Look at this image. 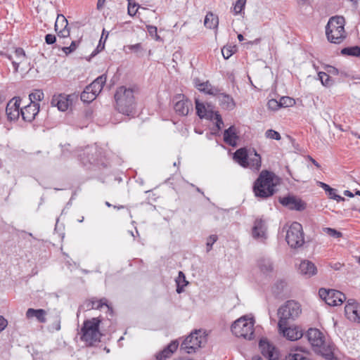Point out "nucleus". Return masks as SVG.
<instances>
[{
	"mask_svg": "<svg viewBox=\"0 0 360 360\" xmlns=\"http://www.w3.org/2000/svg\"><path fill=\"white\" fill-rule=\"evenodd\" d=\"M136 87H118L115 94V109L120 113L130 116L135 113L136 105L134 92Z\"/></svg>",
	"mask_w": 360,
	"mask_h": 360,
	"instance_id": "nucleus-1",
	"label": "nucleus"
},
{
	"mask_svg": "<svg viewBox=\"0 0 360 360\" xmlns=\"http://www.w3.org/2000/svg\"><path fill=\"white\" fill-rule=\"evenodd\" d=\"M307 337L315 353L327 360L337 359L333 352V345L326 342L323 334L319 329L309 328L307 330Z\"/></svg>",
	"mask_w": 360,
	"mask_h": 360,
	"instance_id": "nucleus-2",
	"label": "nucleus"
},
{
	"mask_svg": "<svg viewBox=\"0 0 360 360\" xmlns=\"http://www.w3.org/2000/svg\"><path fill=\"white\" fill-rule=\"evenodd\" d=\"M274 178L275 174L273 172L262 171L253 184L252 191L255 196L262 200L271 197L276 193Z\"/></svg>",
	"mask_w": 360,
	"mask_h": 360,
	"instance_id": "nucleus-3",
	"label": "nucleus"
},
{
	"mask_svg": "<svg viewBox=\"0 0 360 360\" xmlns=\"http://www.w3.org/2000/svg\"><path fill=\"white\" fill-rule=\"evenodd\" d=\"M302 312L300 304L295 300H288L278 309V328L290 325Z\"/></svg>",
	"mask_w": 360,
	"mask_h": 360,
	"instance_id": "nucleus-4",
	"label": "nucleus"
},
{
	"mask_svg": "<svg viewBox=\"0 0 360 360\" xmlns=\"http://www.w3.org/2000/svg\"><path fill=\"white\" fill-rule=\"evenodd\" d=\"M344 26L345 18L343 17H331L326 26V34L328 40L333 44H340L346 38Z\"/></svg>",
	"mask_w": 360,
	"mask_h": 360,
	"instance_id": "nucleus-5",
	"label": "nucleus"
},
{
	"mask_svg": "<svg viewBox=\"0 0 360 360\" xmlns=\"http://www.w3.org/2000/svg\"><path fill=\"white\" fill-rule=\"evenodd\" d=\"M101 323V319L98 317L85 320L80 331L81 340L89 345L100 342L101 333L99 330V326Z\"/></svg>",
	"mask_w": 360,
	"mask_h": 360,
	"instance_id": "nucleus-6",
	"label": "nucleus"
},
{
	"mask_svg": "<svg viewBox=\"0 0 360 360\" xmlns=\"http://www.w3.org/2000/svg\"><path fill=\"white\" fill-rule=\"evenodd\" d=\"M231 330L236 337H241L247 340L254 338V321L252 319H246L245 316L235 321L231 325Z\"/></svg>",
	"mask_w": 360,
	"mask_h": 360,
	"instance_id": "nucleus-7",
	"label": "nucleus"
},
{
	"mask_svg": "<svg viewBox=\"0 0 360 360\" xmlns=\"http://www.w3.org/2000/svg\"><path fill=\"white\" fill-rule=\"evenodd\" d=\"M206 340V335L202 330H195L183 341L181 349L188 354L194 353Z\"/></svg>",
	"mask_w": 360,
	"mask_h": 360,
	"instance_id": "nucleus-8",
	"label": "nucleus"
},
{
	"mask_svg": "<svg viewBox=\"0 0 360 360\" xmlns=\"http://www.w3.org/2000/svg\"><path fill=\"white\" fill-rule=\"evenodd\" d=\"M80 161L84 166L88 165L106 167L102 155V150L96 146H88L83 154L79 155Z\"/></svg>",
	"mask_w": 360,
	"mask_h": 360,
	"instance_id": "nucleus-9",
	"label": "nucleus"
},
{
	"mask_svg": "<svg viewBox=\"0 0 360 360\" xmlns=\"http://www.w3.org/2000/svg\"><path fill=\"white\" fill-rule=\"evenodd\" d=\"M285 240L292 248H297L304 243L302 226L298 222H293L287 230Z\"/></svg>",
	"mask_w": 360,
	"mask_h": 360,
	"instance_id": "nucleus-10",
	"label": "nucleus"
},
{
	"mask_svg": "<svg viewBox=\"0 0 360 360\" xmlns=\"http://www.w3.org/2000/svg\"><path fill=\"white\" fill-rule=\"evenodd\" d=\"M320 297L329 306H338L346 300L344 293L333 289L321 288L319 290Z\"/></svg>",
	"mask_w": 360,
	"mask_h": 360,
	"instance_id": "nucleus-11",
	"label": "nucleus"
},
{
	"mask_svg": "<svg viewBox=\"0 0 360 360\" xmlns=\"http://www.w3.org/2000/svg\"><path fill=\"white\" fill-rule=\"evenodd\" d=\"M1 55L8 58L11 62L15 73L18 72L19 65L27 58L25 51L20 47L15 48L11 53H1Z\"/></svg>",
	"mask_w": 360,
	"mask_h": 360,
	"instance_id": "nucleus-12",
	"label": "nucleus"
},
{
	"mask_svg": "<svg viewBox=\"0 0 360 360\" xmlns=\"http://www.w3.org/2000/svg\"><path fill=\"white\" fill-rule=\"evenodd\" d=\"M173 102L174 109L178 115L186 116L188 114L192 103L190 101L185 99L184 95L179 94L176 96Z\"/></svg>",
	"mask_w": 360,
	"mask_h": 360,
	"instance_id": "nucleus-13",
	"label": "nucleus"
},
{
	"mask_svg": "<svg viewBox=\"0 0 360 360\" xmlns=\"http://www.w3.org/2000/svg\"><path fill=\"white\" fill-rule=\"evenodd\" d=\"M345 312L349 320L360 323V304L356 300L350 299L347 301L345 307Z\"/></svg>",
	"mask_w": 360,
	"mask_h": 360,
	"instance_id": "nucleus-14",
	"label": "nucleus"
},
{
	"mask_svg": "<svg viewBox=\"0 0 360 360\" xmlns=\"http://www.w3.org/2000/svg\"><path fill=\"white\" fill-rule=\"evenodd\" d=\"M259 348L265 358L269 360H278V350L266 339L263 338L259 340Z\"/></svg>",
	"mask_w": 360,
	"mask_h": 360,
	"instance_id": "nucleus-15",
	"label": "nucleus"
},
{
	"mask_svg": "<svg viewBox=\"0 0 360 360\" xmlns=\"http://www.w3.org/2000/svg\"><path fill=\"white\" fill-rule=\"evenodd\" d=\"M280 203L290 210L301 211L305 209V203L293 195H288L279 199Z\"/></svg>",
	"mask_w": 360,
	"mask_h": 360,
	"instance_id": "nucleus-16",
	"label": "nucleus"
},
{
	"mask_svg": "<svg viewBox=\"0 0 360 360\" xmlns=\"http://www.w3.org/2000/svg\"><path fill=\"white\" fill-rule=\"evenodd\" d=\"M21 100L20 98H14L10 101L6 105V113L8 120L10 121H15L19 118L20 113Z\"/></svg>",
	"mask_w": 360,
	"mask_h": 360,
	"instance_id": "nucleus-17",
	"label": "nucleus"
},
{
	"mask_svg": "<svg viewBox=\"0 0 360 360\" xmlns=\"http://www.w3.org/2000/svg\"><path fill=\"white\" fill-rule=\"evenodd\" d=\"M252 236L256 240L264 242L266 238V227L262 219H257L252 229Z\"/></svg>",
	"mask_w": 360,
	"mask_h": 360,
	"instance_id": "nucleus-18",
	"label": "nucleus"
},
{
	"mask_svg": "<svg viewBox=\"0 0 360 360\" xmlns=\"http://www.w3.org/2000/svg\"><path fill=\"white\" fill-rule=\"evenodd\" d=\"M279 333L285 337L288 340L295 341L300 339L302 335V331L297 326L290 325L283 326V328H278Z\"/></svg>",
	"mask_w": 360,
	"mask_h": 360,
	"instance_id": "nucleus-19",
	"label": "nucleus"
},
{
	"mask_svg": "<svg viewBox=\"0 0 360 360\" xmlns=\"http://www.w3.org/2000/svg\"><path fill=\"white\" fill-rule=\"evenodd\" d=\"M70 98V95H65L63 94L54 95L51 99V105L57 107L60 111L64 112L68 110V107L72 103Z\"/></svg>",
	"mask_w": 360,
	"mask_h": 360,
	"instance_id": "nucleus-20",
	"label": "nucleus"
},
{
	"mask_svg": "<svg viewBox=\"0 0 360 360\" xmlns=\"http://www.w3.org/2000/svg\"><path fill=\"white\" fill-rule=\"evenodd\" d=\"M39 111V104L38 103H30L25 108L20 109V113L22 119L26 122H32Z\"/></svg>",
	"mask_w": 360,
	"mask_h": 360,
	"instance_id": "nucleus-21",
	"label": "nucleus"
},
{
	"mask_svg": "<svg viewBox=\"0 0 360 360\" xmlns=\"http://www.w3.org/2000/svg\"><path fill=\"white\" fill-rule=\"evenodd\" d=\"M299 271L301 274L310 278L317 273L315 264L309 260H303L299 266Z\"/></svg>",
	"mask_w": 360,
	"mask_h": 360,
	"instance_id": "nucleus-22",
	"label": "nucleus"
},
{
	"mask_svg": "<svg viewBox=\"0 0 360 360\" xmlns=\"http://www.w3.org/2000/svg\"><path fill=\"white\" fill-rule=\"evenodd\" d=\"M107 80L106 75L103 74L98 77L89 85L87 86L88 91H92L96 96L101 91Z\"/></svg>",
	"mask_w": 360,
	"mask_h": 360,
	"instance_id": "nucleus-23",
	"label": "nucleus"
},
{
	"mask_svg": "<svg viewBox=\"0 0 360 360\" xmlns=\"http://www.w3.org/2000/svg\"><path fill=\"white\" fill-rule=\"evenodd\" d=\"M195 87L202 92H204L209 95L215 96L218 94L219 89L217 87L212 86L208 82H201L199 79H195Z\"/></svg>",
	"mask_w": 360,
	"mask_h": 360,
	"instance_id": "nucleus-24",
	"label": "nucleus"
},
{
	"mask_svg": "<svg viewBox=\"0 0 360 360\" xmlns=\"http://www.w3.org/2000/svg\"><path fill=\"white\" fill-rule=\"evenodd\" d=\"M216 96L219 100V105L223 109L231 110L235 108L236 103L230 95L225 93H219V91Z\"/></svg>",
	"mask_w": 360,
	"mask_h": 360,
	"instance_id": "nucleus-25",
	"label": "nucleus"
},
{
	"mask_svg": "<svg viewBox=\"0 0 360 360\" xmlns=\"http://www.w3.org/2000/svg\"><path fill=\"white\" fill-rule=\"evenodd\" d=\"M262 160L260 155L255 149L250 150L247 167L255 171H259L261 167Z\"/></svg>",
	"mask_w": 360,
	"mask_h": 360,
	"instance_id": "nucleus-26",
	"label": "nucleus"
},
{
	"mask_svg": "<svg viewBox=\"0 0 360 360\" xmlns=\"http://www.w3.org/2000/svg\"><path fill=\"white\" fill-rule=\"evenodd\" d=\"M249 153L250 150H248L245 148H239L233 153V159L243 167H247Z\"/></svg>",
	"mask_w": 360,
	"mask_h": 360,
	"instance_id": "nucleus-27",
	"label": "nucleus"
},
{
	"mask_svg": "<svg viewBox=\"0 0 360 360\" xmlns=\"http://www.w3.org/2000/svg\"><path fill=\"white\" fill-rule=\"evenodd\" d=\"M238 139V136L236 134V129L234 126H231L224 130V141L228 145L236 146Z\"/></svg>",
	"mask_w": 360,
	"mask_h": 360,
	"instance_id": "nucleus-28",
	"label": "nucleus"
},
{
	"mask_svg": "<svg viewBox=\"0 0 360 360\" xmlns=\"http://www.w3.org/2000/svg\"><path fill=\"white\" fill-rule=\"evenodd\" d=\"M46 311L42 309H34L29 308L26 311V316L27 319L35 317L37 320L41 323L46 322Z\"/></svg>",
	"mask_w": 360,
	"mask_h": 360,
	"instance_id": "nucleus-29",
	"label": "nucleus"
},
{
	"mask_svg": "<svg viewBox=\"0 0 360 360\" xmlns=\"http://www.w3.org/2000/svg\"><path fill=\"white\" fill-rule=\"evenodd\" d=\"M257 266L261 271L264 275H269L274 270L273 263L271 260L269 258H260L257 261Z\"/></svg>",
	"mask_w": 360,
	"mask_h": 360,
	"instance_id": "nucleus-30",
	"label": "nucleus"
},
{
	"mask_svg": "<svg viewBox=\"0 0 360 360\" xmlns=\"http://www.w3.org/2000/svg\"><path fill=\"white\" fill-rule=\"evenodd\" d=\"M103 306H105L108 312L110 314V315L112 316L113 314V310L112 307H110L109 304H108V300L106 298H102L98 300H91L90 302L88 304V307H90L91 309H101Z\"/></svg>",
	"mask_w": 360,
	"mask_h": 360,
	"instance_id": "nucleus-31",
	"label": "nucleus"
},
{
	"mask_svg": "<svg viewBox=\"0 0 360 360\" xmlns=\"http://www.w3.org/2000/svg\"><path fill=\"white\" fill-rule=\"evenodd\" d=\"M204 25L209 29L217 28L219 25L218 16L214 15L212 12H208L204 20Z\"/></svg>",
	"mask_w": 360,
	"mask_h": 360,
	"instance_id": "nucleus-32",
	"label": "nucleus"
},
{
	"mask_svg": "<svg viewBox=\"0 0 360 360\" xmlns=\"http://www.w3.org/2000/svg\"><path fill=\"white\" fill-rule=\"evenodd\" d=\"M51 323L49 326V330L51 332L58 331L60 330L61 317L58 312H56L51 317Z\"/></svg>",
	"mask_w": 360,
	"mask_h": 360,
	"instance_id": "nucleus-33",
	"label": "nucleus"
},
{
	"mask_svg": "<svg viewBox=\"0 0 360 360\" xmlns=\"http://www.w3.org/2000/svg\"><path fill=\"white\" fill-rule=\"evenodd\" d=\"M341 53L345 56L360 57V46H354L343 48L341 50Z\"/></svg>",
	"mask_w": 360,
	"mask_h": 360,
	"instance_id": "nucleus-34",
	"label": "nucleus"
},
{
	"mask_svg": "<svg viewBox=\"0 0 360 360\" xmlns=\"http://www.w3.org/2000/svg\"><path fill=\"white\" fill-rule=\"evenodd\" d=\"M96 98V96H95L92 91L87 90V86L82 92L80 96V98L84 103H90L93 101Z\"/></svg>",
	"mask_w": 360,
	"mask_h": 360,
	"instance_id": "nucleus-35",
	"label": "nucleus"
},
{
	"mask_svg": "<svg viewBox=\"0 0 360 360\" xmlns=\"http://www.w3.org/2000/svg\"><path fill=\"white\" fill-rule=\"evenodd\" d=\"M30 103H37L36 101H40L44 98V93L40 89H37L34 92L29 95Z\"/></svg>",
	"mask_w": 360,
	"mask_h": 360,
	"instance_id": "nucleus-36",
	"label": "nucleus"
},
{
	"mask_svg": "<svg viewBox=\"0 0 360 360\" xmlns=\"http://www.w3.org/2000/svg\"><path fill=\"white\" fill-rule=\"evenodd\" d=\"M280 108H287L292 106L295 101L289 96H283L279 99Z\"/></svg>",
	"mask_w": 360,
	"mask_h": 360,
	"instance_id": "nucleus-37",
	"label": "nucleus"
},
{
	"mask_svg": "<svg viewBox=\"0 0 360 360\" xmlns=\"http://www.w3.org/2000/svg\"><path fill=\"white\" fill-rule=\"evenodd\" d=\"M323 232L334 238H338L342 236V233L340 231L329 227L323 228Z\"/></svg>",
	"mask_w": 360,
	"mask_h": 360,
	"instance_id": "nucleus-38",
	"label": "nucleus"
},
{
	"mask_svg": "<svg viewBox=\"0 0 360 360\" xmlns=\"http://www.w3.org/2000/svg\"><path fill=\"white\" fill-rule=\"evenodd\" d=\"M68 25L67 19L62 14L58 15L57 19L55 22V30L58 32L59 27H67Z\"/></svg>",
	"mask_w": 360,
	"mask_h": 360,
	"instance_id": "nucleus-39",
	"label": "nucleus"
},
{
	"mask_svg": "<svg viewBox=\"0 0 360 360\" xmlns=\"http://www.w3.org/2000/svg\"><path fill=\"white\" fill-rule=\"evenodd\" d=\"M195 109L197 115L200 117L203 118L206 115V108L203 103H200L198 100H195Z\"/></svg>",
	"mask_w": 360,
	"mask_h": 360,
	"instance_id": "nucleus-40",
	"label": "nucleus"
},
{
	"mask_svg": "<svg viewBox=\"0 0 360 360\" xmlns=\"http://www.w3.org/2000/svg\"><path fill=\"white\" fill-rule=\"evenodd\" d=\"M139 5L134 0H128V14L131 16L136 15Z\"/></svg>",
	"mask_w": 360,
	"mask_h": 360,
	"instance_id": "nucleus-41",
	"label": "nucleus"
},
{
	"mask_svg": "<svg viewBox=\"0 0 360 360\" xmlns=\"http://www.w3.org/2000/svg\"><path fill=\"white\" fill-rule=\"evenodd\" d=\"M246 0H237L234 5L235 15H238L242 12L245 6Z\"/></svg>",
	"mask_w": 360,
	"mask_h": 360,
	"instance_id": "nucleus-42",
	"label": "nucleus"
},
{
	"mask_svg": "<svg viewBox=\"0 0 360 360\" xmlns=\"http://www.w3.org/2000/svg\"><path fill=\"white\" fill-rule=\"evenodd\" d=\"M265 136L267 139H275L276 141H279L281 139L280 134L273 129L266 130L265 132Z\"/></svg>",
	"mask_w": 360,
	"mask_h": 360,
	"instance_id": "nucleus-43",
	"label": "nucleus"
},
{
	"mask_svg": "<svg viewBox=\"0 0 360 360\" xmlns=\"http://www.w3.org/2000/svg\"><path fill=\"white\" fill-rule=\"evenodd\" d=\"M318 76L323 85L330 86V76L327 73L320 72H319Z\"/></svg>",
	"mask_w": 360,
	"mask_h": 360,
	"instance_id": "nucleus-44",
	"label": "nucleus"
},
{
	"mask_svg": "<svg viewBox=\"0 0 360 360\" xmlns=\"http://www.w3.org/2000/svg\"><path fill=\"white\" fill-rule=\"evenodd\" d=\"M217 239L218 236L215 234L209 236L206 243L207 252H210L212 249V245L217 240Z\"/></svg>",
	"mask_w": 360,
	"mask_h": 360,
	"instance_id": "nucleus-45",
	"label": "nucleus"
},
{
	"mask_svg": "<svg viewBox=\"0 0 360 360\" xmlns=\"http://www.w3.org/2000/svg\"><path fill=\"white\" fill-rule=\"evenodd\" d=\"M77 46L78 42L76 41H72L69 46L63 47L62 50L66 55H68L73 52L77 49Z\"/></svg>",
	"mask_w": 360,
	"mask_h": 360,
	"instance_id": "nucleus-46",
	"label": "nucleus"
},
{
	"mask_svg": "<svg viewBox=\"0 0 360 360\" xmlns=\"http://www.w3.org/2000/svg\"><path fill=\"white\" fill-rule=\"evenodd\" d=\"M171 355L172 354L165 347L163 350L156 354V359L165 360L167 358H169Z\"/></svg>",
	"mask_w": 360,
	"mask_h": 360,
	"instance_id": "nucleus-47",
	"label": "nucleus"
},
{
	"mask_svg": "<svg viewBox=\"0 0 360 360\" xmlns=\"http://www.w3.org/2000/svg\"><path fill=\"white\" fill-rule=\"evenodd\" d=\"M267 106L271 110H277L281 108L279 101L276 99H270L267 103Z\"/></svg>",
	"mask_w": 360,
	"mask_h": 360,
	"instance_id": "nucleus-48",
	"label": "nucleus"
},
{
	"mask_svg": "<svg viewBox=\"0 0 360 360\" xmlns=\"http://www.w3.org/2000/svg\"><path fill=\"white\" fill-rule=\"evenodd\" d=\"M221 53L224 59H229L233 53L231 46H224L221 49Z\"/></svg>",
	"mask_w": 360,
	"mask_h": 360,
	"instance_id": "nucleus-49",
	"label": "nucleus"
},
{
	"mask_svg": "<svg viewBox=\"0 0 360 360\" xmlns=\"http://www.w3.org/2000/svg\"><path fill=\"white\" fill-rule=\"evenodd\" d=\"M147 30L151 37H155L157 40L160 39V37L158 35L157 27L153 25H148Z\"/></svg>",
	"mask_w": 360,
	"mask_h": 360,
	"instance_id": "nucleus-50",
	"label": "nucleus"
},
{
	"mask_svg": "<svg viewBox=\"0 0 360 360\" xmlns=\"http://www.w3.org/2000/svg\"><path fill=\"white\" fill-rule=\"evenodd\" d=\"M289 360H306L307 357L301 353H290L288 356Z\"/></svg>",
	"mask_w": 360,
	"mask_h": 360,
	"instance_id": "nucleus-51",
	"label": "nucleus"
},
{
	"mask_svg": "<svg viewBox=\"0 0 360 360\" xmlns=\"http://www.w3.org/2000/svg\"><path fill=\"white\" fill-rule=\"evenodd\" d=\"M178 346L177 340H173L166 347V349L172 354L177 349Z\"/></svg>",
	"mask_w": 360,
	"mask_h": 360,
	"instance_id": "nucleus-52",
	"label": "nucleus"
},
{
	"mask_svg": "<svg viewBox=\"0 0 360 360\" xmlns=\"http://www.w3.org/2000/svg\"><path fill=\"white\" fill-rule=\"evenodd\" d=\"M333 192H327L328 195L331 199L335 200L338 202L343 201L345 200L344 198L341 197L340 195H338L336 193V190L333 188Z\"/></svg>",
	"mask_w": 360,
	"mask_h": 360,
	"instance_id": "nucleus-53",
	"label": "nucleus"
},
{
	"mask_svg": "<svg viewBox=\"0 0 360 360\" xmlns=\"http://www.w3.org/2000/svg\"><path fill=\"white\" fill-rule=\"evenodd\" d=\"M58 36L59 37L65 38L68 37L70 35V30L67 27H63V29L58 30Z\"/></svg>",
	"mask_w": 360,
	"mask_h": 360,
	"instance_id": "nucleus-54",
	"label": "nucleus"
},
{
	"mask_svg": "<svg viewBox=\"0 0 360 360\" xmlns=\"http://www.w3.org/2000/svg\"><path fill=\"white\" fill-rule=\"evenodd\" d=\"M56 37L54 34H47L45 36V41L47 44H53L56 42Z\"/></svg>",
	"mask_w": 360,
	"mask_h": 360,
	"instance_id": "nucleus-55",
	"label": "nucleus"
},
{
	"mask_svg": "<svg viewBox=\"0 0 360 360\" xmlns=\"http://www.w3.org/2000/svg\"><path fill=\"white\" fill-rule=\"evenodd\" d=\"M215 120H216V127H217L218 129H220L221 127V125L224 124V122H223L221 115L218 113H216L215 114Z\"/></svg>",
	"mask_w": 360,
	"mask_h": 360,
	"instance_id": "nucleus-56",
	"label": "nucleus"
},
{
	"mask_svg": "<svg viewBox=\"0 0 360 360\" xmlns=\"http://www.w3.org/2000/svg\"><path fill=\"white\" fill-rule=\"evenodd\" d=\"M101 41H102V40L100 39L98 46L92 52V53L91 54V57H94L98 53H99L101 50H103L104 49V46H105L104 43L101 45Z\"/></svg>",
	"mask_w": 360,
	"mask_h": 360,
	"instance_id": "nucleus-57",
	"label": "nucleus"
},
{
	"mask_svg": "<svg viewBox=\"0 0 360 360\" xmlns=\"http://www.w3.org/2000/svg\"><path fill=\"white\" fill-rule=\"evenodd\" d=\"M8 325V321L4 316H0V333L5 329Z\"/></svg>",
	"mask_w": 360,
	"mask_h": 360,
	"instance_id": "nucleus-58",
	"label": "nucleus"
},
{
	"mask_svg": "<svg viewBox=\"0 0 360 360\" xmlns=\"http://www.w3.org/2000/svg\"><path fill=\"white\" fill-rule=\"evenodd\" d=\"M129 49L132 51L138 52L140 50H141V44L140 43H138L134 45H131L129 46Z\"/></svg>",
	"mask_w": 360,
	"mask_h": 360,
	"instance_id": "nucleus-59",
	"label": "nucleus"
},
{
	"mask_svg": "<svg viewBox=\"0 0 360 360\" xmlns=\"http://www.w3.org/2000/svg\"><path fill=\"white\" fill-rule=\"evenodd\" d=\"M320 186L325 190L326 192H333V188H331L329 185L323 183V182H319Z\"/></svg>",
	"mask_w": 360,
	"mask_h": 360,
	"instance_id": "nucleus-60",
	"label": "nucleus"
},
{
	"mask_svg": "<svg viewBox=\"0 0 360 360\" xmlns=\"http://www.w3.org/2000/svg\"><path fill=\"white\" fill-rule=\"evenodd\" d=\"M328 71L329 73L333 75H338L339 72L338 70L333 66H329Z\"/></svg>",
	"mask_w": 360,
	"mask_h": 360,
	"instance_id": "nucleus-61",
	"label": "nucleus"
},
{
	"mask_svg": "<svg viewBox=\"0 0 360 360\" xmlns=\"http://www.w3.org/2000/svg\"><path fill=\"white\" fill-rule=\"evenodd\" d=\"M276 285L278 288H281V289H283V288L286 286L287 283L284 280H281L277 282Z\"/></svg>",
	"mask_w": 360,
	"mask_h": 360,
	"instance_id": "nucleus-62",
	"label": "nucleus"
},
{
	"mask_svg": "<svg viewBox=\"0 0 360 360\" xmlns=\"http://www.w3.org/2000/svg\"><path fill=\"white\" fill-rule=\"evenodd\" d=\"M178 279V281L179 282L181 279H182L183 282L186 283V285L188 283V282L186 281V277L182 271H179Z\"/></svg>",
	"mask_w": 360,
	"mask_h": 360,
	"instance_id": "nucleus-63",
	"label": "nucleus"
},
{
	"mask_svg": "<svg viewBox=\"0 0 360 360\" xmlns=\"http://www.w3.org/2000/svg\"><path fill=\"white\" fill-rule=\"evenodd\" d=\"M105 1V0H98L97 8L98 10L101 9L103 7Z\"/></svg>",
	"mask_w": 360,
	"mask_h": 360,
	"instance_id": "nucleus-64",
	"label": "nucleus"
}]
</instances>
